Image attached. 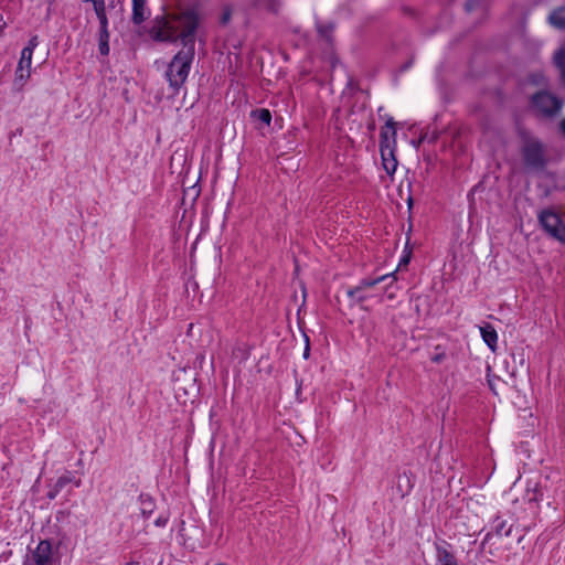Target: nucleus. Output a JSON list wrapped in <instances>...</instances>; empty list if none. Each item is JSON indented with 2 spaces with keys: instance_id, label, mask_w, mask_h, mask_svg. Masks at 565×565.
Here are the masks:
<instances>
[{
  "instance_id": "a878e982",
  "label": "nucleus",
  "mask_w": 565,
  "mask_h": 565,
  "mask_svg": "<svg viewBox=\"0 0 565 565\" xmlns=\"http://www.w3.org/2000/svg\"><path fill=\"white\" fill-rule=\"evenodd\" d=\"M466 7L468 11L472 10V0L468 1Z\"/></svg>"
},
{
  "instance_id": "f03ea898",
  "label": "nucleus",
  "mask_w": 565,
  "mask_h": 565,
  "mask_svg": "<svg viewBox=\"0 0 565 565\" xmlns=\"http://www.w3.org/2000/svg\"><path fill=\"white\" fill-rule=\"evenodd\" d=\"M521 154L525 168L531 171H541L547 163L545 147L537 138L525 136Z\"/></svg>"
},
{
  "instance_id": "f3484780",
  "label": "nucleus",
  "mask_w": 565,
  "mask_h": 565,
  "mask_svg": "<svg viewBox=\"0 0 565 565\" xmlns=\"http://www.w3.org/2000/svg\"><path fill=\"white\" fill-rule=\"evenodd\" d=\"M98 49L102 55H108L109 53V32L108 26H100Z\"/></svg>"
},
{
  "instance_id": "6e6552de",
  "label": "nucleus",
  "mask_w": 565,
  "mask_h": 565,
  "mask_svg": "<svg viewBox=\"0 0 565 565\" xmlns=\"http://www.w3.org/2000/svg\"><path fill=\"white\" fill-rule=\"evenodd\" d=\"M512 532V525H508V522L501 516L497 515L491 522V530L484 535L482 545L487 544L493 534L498 536H509Z\"/></svg>"
},
{
  "instance_id": "7ed1b4c3",
  "label": "nucleus",
  "mask_w": 565,
  "mask_h": 565,
  "mask_svg": "<svg viewBox=\"0 0 565 565\" xmlns=\"http://www.w3.org/2000/svg\"><path fill=\"white\" fill-rule=\"evenodd\" d=\"M539 222L543 230L554 239L565 244V223L553 210L546 209L539 213Z\"/></svg>"
},
{
  "instance_id": "5701e85b",
  "label": "nucleus",
  "mask_w": 565,
  "mask_h": 565,
  "mask_svg": "<svg viewBox=\"0 0 565 565\" xmlns=\"http://www.w3.org/2000/svg\"><path fill=\"white\" fill-rule=\"evenodd\" d=\"M167 523H168V519H167V518H164V516H159V518H157V519H156V521H154V524H156L157 526H160V527L166 526V525H167Z\"/></svg>"
},
{
  "instance_id": "a211bd4d",
  "label": "nucleus",
  "mask_w": 565,
  "mask_h": 565,
  "mask_svg": "<svg viewBox=\"0 0 565 565\" xmlns=\"http://www.w3.org/2000/svg\"><path fill=\"white\" fill-rule=\"evenodd\" d=\"M94 10L99 21L100 26H108V19L106 15L105 0L94 1Z\"/></svg>"
},
{
  "instance_id": "aec40b11",
  "label": "nucleus",
  "mask_w": 565,
  "mask_h": 565,
  "mask_svg": "<svg viewBox=\"0 0 565 565\" xmlns=\"http://www.w3.org/2000/svg\"><path fill=\"white\" fill-rule=\"evenodd\" d=\"M74 480V476L71 472H66L63 476H61L55 484H56V491H62L66 484L72 482Z\"/></svg>"
},
{
  "instance_id": "39448f33",
  "label": "nucleus",
  "mask_w": 565,
  "mask_h": 565,
  "mask_svg": "<svg viewBox=\"0 0 565 565\" xmlns=\"http://www.w3.org/2000/svg\"><path fill=\"white\" fill-rule=\"evenodd\" d=\"M58 557L50 541H40L34 551L26 557L23 565H57Z\"/></svg>"
},
{
  "instance_id": "0eeeda50",
  "label": "nucleus",
  "mask_w": 565,
  "mask_h": 565,
  "mask_svg": "<svg viewBox=\"0 0 565 565\" xmlns=\"http://www.w3.org/2000/svg\"><path fill=\"white\" fill-rule=\"evenodd\" d=\"M450 547L446 541L435 544L437 565H459Z\"/></svg>"
},
{
  "instance_id": "4468645a",
  "label": "nucleus",
  "mask_w": 565,
  "mask_h": 565,
  "mask_svg": "<svg viewBox=\"0 0 565 565\" xmlns=\"http://www.w3.org/2000/svg\"><path fill=\"white\" fill-rule=\"evenodd\" d=\"M139 503H140L141 515L145 519H149L156 509V503H154L153 499L148 494H140Z\"/></svg>"
},
{
  "instance_id": "ddd939ff",
  "label": "nucleus",
  "mask_w": 565,
  "mask_h": 565,
  "mask_svg": "<svg viewBox=\"0 0 565 565\" xmlns=\"http://www.w3.org/2000/svg\"><path fill=\"white\" fill-rule=\"evenodd\" d=\"M479 329L482 340L489 349L494 352L498 343V333L495 329L489 323L480 327Z\"/></svg>"
},
{
  "instance_id": "cd10ccee",
  "label": "nucleus",
  "mask_w": 565,
  "mask_h": 565,
  "mask_svg": "<svg viewBox=\"0 0 565 565\" xmlns=\"http://www.w3.org/2000/svg\"><path fill=\"white\" fill-rule=\"evenodd\" d=\"M76 487H79L81 480L75 481Z\"/></svg>"
},
{
  "instance_id": "bb28decb",
  "label": "nucleus",
  "mask_w": 565,
  "mask_h": 565,
  "mask_svg": "<svg viewBox=\"0 0 565 565\" xmlns=\"http://www.w3.org/2000/svg\"><path fill=\"white\" fill-rule=\"evenodd\" d=\"M308 355H309V347L307 345L305 351H303V356L308 358Z\"/></svg>"
},
{
  "instance_id": "1a4fd4ad",
  "label": "nucleus",
  "mask_w": 565,
  "mask_h": 565,
  "mask_svg": "<svg viewBox=\"0 0 565 565\" xmlns=\"http://www.w3.org/2000/svg\"><path fill=\"white\" fill-rule=\"evenodd\" d=\"M394 148L395 146H381V157H382V164L384 170L388 175H393L397 168V160L394 156Z\"/></svg>"
},
{
  "instance_id": "423d86ee",
  "label": "nucleus",
  "mask_w": 565,
  "mask_h": 565,
  "mask_svg": "<svg viewBox=\"0 0 565 565\" xmlns=\"http://www.w3.org/2000/svg\"><path fill=\"white\" fill-rule=\"evenodd\" d=\"M532 106L541 115L552 117L562 108V102L547 92H540L532 97Z\"/></svg>"
},
{
  "instance_id": "2eb2a0df",
  "label": "nucleus",
  "mask_w": 565,
  "mask_h": 565,
  "mask_svg": "<svg viewBox=\"0 0 565 565\" xmlns=\"http://www.w3.org/2000/svg\"><path fill=\"white\" fill-rule=\"evenodd\" d=\"M550 23L561 30H565V4L555 9L548 17Z\"/></svg>"
},
{
  "instance_id": "6ab92c4d",
  "label": "nucleus",
  "mask_w": 565,
  "mask_h": 565,
  "mask_svg": "<svg viewBox=\"0 0 565 565\" xmlns=\"http://www.w3.org/2000/svg\"><path fill=\"white\" fill-rule=\"evenodd\" d=\"M554 63L559 70L563 79L565 81V47L559 49L555 53Z\"/></svg>"
},
{
  "instance_id": "9d476101",
  "label": "nucleus",
  "mask_w": 565,
  "mask_h": 565,
  "mask_svg": "<svg viewBox=\"0 0 565 565\" xmlns=\"http://www.w3.org/2000/svg\"><path fill=\"white\" fill-rule=\"evenodd\" d=\"M396 143V128H395V121L392 117H388L385 127L382 128L380 134V147L381 146H395Z\"/></svg>"
},
{
  "instance_id": "b1692460",
  "label": "nucleus",
  "mask_w": 565,
  "mask_h": 565,
  "mask_svg": "<svg viewBox=\"0 0 565 565\" xmlns=\"http://www.w3.org/2000/svg\"><path fill=\"white\" fill-rule=\"evenodd\" d=\"M61 491H56V484L53 486L52 490H50V492L47 493V497L50 499H54L56 498V495L60 493Z\"/></svg>"
},
{
  "instance_id": "412c9836",
  "label": "nucleus",
  "mask_w": 565,
  "mask_h": 565,
  "mask_svg": "<svg viewBox=\"0 0 565 565\" xmlns=\"http://www.w3.org/2000/svg\"><path fill=\"white\" fill-rule=\"evenodd\" d=\"M32 56L33 51H31V49L23 47L20 60H22L26 64H32Z\"/></svg>"
},
{
  "instance_id": "20e7f679",
  "label": "nucleus",
  "mask_w": 565,
  "mask_h": 565,
  "mask_svg": "<svg viewBox=\"0 0 565 565\" xmlns=\"http://www.w3.org/2000/svg\"><path fill=\"white\" fill-rule=\"evenodd\" d=\"M395 279L396 278H395L394 273L382 275L376 278H364L359 282L358 286H355L353 288H349L347 290V296L354 303L363 302L371 297V295L367 294L369 289H371V288L375 287L376 285H379L383 281H386V280H390L388 285H392L395 281Z\"/></svg>"
},
{
  "instance_id": "dca6fc26",
  "label": "nucleus",
  "mask_w": 565,
  "mask_h": 565,
  "mask_svg": "<svg viewBox=\"0 0 565 565\" xmlns=\"http://www.w3.org/2000/svg\"><path fill=\"white\" fill-rule=\"evenodd\" d=\"M250 118L260 121L265 126L271 122V113L267 108H257L250 111Z\"/></svg>"
},
{
  "instance_id": "f8f14e48",
  "label": "nucleus",
  "mask_w": 565,
  "mask_h": 565,
  "mask_svg": "<svg viewBox=\"0 0 565 565\" xmlns=\"http://www.w3.org/2000/svg\"><path fill=\"white\" fill-rule=\"evenodd\" d=\"M132 1V15L131 20L135 24L139 25L148 19L150 11L146 6V0H131Z\"/></svg>"
},
{
  "instance_id": "4be33fe9",
  "label": "nucleus",
  "mask_w": 565,
  "mask_h": 565,
  "mask_svg": "<svg viewBox=\"0 0 565 565\" xmlns=\"http://www.w3.org/2000/svg\"><path fill=\"white\" fill-rule=\"evenodd\" d=\"M39 45V36L38 35H33L30 38L28 44H26V49H31V51L34 52V50L38 47Z\"/></svg>"
},
{
  "instance_id": "9b49d317",
  "label": "nucleus",
  "mask_w": 565,
  "mask_h": 565,
  "mask_svg": "<svg viewBox=\"0 0 565 565\" xmlns=\"http://www.w3.org/2000/svg\"><path fill=\"white\" fill-rule=\"evenodd\" d=\"M31 68L32 64H26L22 60L19 61L14 77V87L18 90H21L24 87L26 81L30 78Z\"/></svg>"
},
{
  "instance_id": "393cba45",
  "label": "nucleus",
  "mask_w": 565,
  "mask_h": 565,
  "mask_svg": "<svg viewBox=\"0 0 565 565\" xmlns=\"http://www.w3.org/2000/svg\"><path fill=\"white\" fill-rule=\"evenodd\" d=\"M561 130L565 135V118L561 121Z\"/></svg>"
},
{
  "instance_id": "f257e3e1",
  "label": "nucleus",
  "mask_w": 565,
  "mask_h": 565,
  "mask_svg": "<svg viewBox=\"0 0 565 565\" xmlns=\"http://www.w3.org/2000/svg\"><path fill=\"white\" fill-rule=\"evenodd\" d=\"M198 25L196 13L184 11L180 14L156 17L150 29V35L154 41L175 42L181 40L183 44V49L173 56L164 74L174 95L179 93L189 76L194 57Z\"/></svg>"
}]
</instances>
